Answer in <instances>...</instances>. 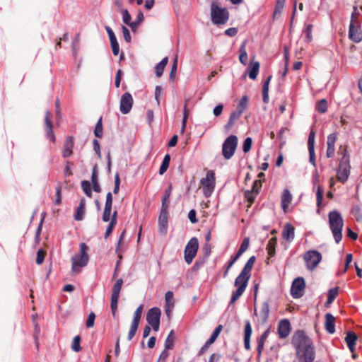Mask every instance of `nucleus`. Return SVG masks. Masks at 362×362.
Segmentation results:
<instances>
[{
	"instance_id": "nucleus-44",
	"label": "nucleus",
	"mask_w": 362,
	"mask_h": 362,
	"mask_svg": "<svg viewBox=\"0 0 362 362\" xmlns=\"http://www.w3.org/2000/svg\"><path fill=\"white\" fill-rule=\"evenodd\" d=\"M119 296H111V310L113 315H115L117 310V303H118Z\"/></svg>"
},
{
	"instance_id": "nucleus-17",
	"label": "nucleus",
	"mask_w": 362,
	"mask_h": 362,
	"mask_svg": "<svg viewBox=\"0 0 362 362\" xmlns=\"http://www.w3.org/2000/svg\"><path fill=\"white\" fill-rule=\"evenodd\" d=\"M45 122V126H46L45 131H46L47 136L50 141L54 142L55 140V138H54V135L53 131H52V121H51V113L49 112H46Z\"/></svg>"
},
{
	"instance_id": "nucleus-14",
	"label": "nucleus",
	"mask_w": 362,
	"mask_h": 362,
	"mask_svg": "<svg viewBox=\"0 0 362 362\" xmlns=\"http://www.w3.org/2000/svg\"><path fill=\"white\" fill-rule=\"evenodd\" d=\"M349 36L351 40L356 43L362 40V31L356 25V21L353 19L349 25Z\"/></svg>"
},
{
	"instance_id": "nucleus-56",
	"label": "nucleus",
	"mask_w": 362,
	"mask_h": 362,
	"mask_svg": "<svg viewBox=\"0 0 362 362\" xmlns=\"http://www.w3.org/2000/svg\"><path fill=\"white\" fill-rule=\"evenodd\" d=\"M94 134L97 137H100L103 134V126L101 122V118L99 119L95 125Z\"/></svg>"
},
{
	"instance_id": "nucleus-18",
	"label": "nucleus",
	"mask_w": 362,
	"mask_h": 362,
	"mask_svg": "<svg viewBox=\"0 0 362 362\" xmlns=\"http://www.w3.org/2000/svg\"><path fill=\"white\" fill-rule=\"evenodd\" d=\"M291 201H292V194H291V192L288 189H285L283 191V193H282L281 197V207L285 213L287 212L288 206L291 204Z\"/></svg>"
},
{
	"instance_id": "nucleus-63",
	"label": "nucleus",
	"mask_w": 362,
	"mask_h": 362,
	"mask_svg": "<svg viewBox=\"0 0 362 362\" xmlns=\"http://www.w3.org/2000/svg\"><path fill=\"white\" fill-rule=\"evenodd\" d=\"M120 178L118 173H116L115 177V187L113 189L114 194H117L119 190Z\"/></svg>"
},
{
	"instance_id": "nucleus-54",
	"label": "nucleus",
	"mask_w": 362,
	"mask_h": 362,
	"mask_svg": "<svg viewBox=\"0 0 362 362\" xmlns=\"http://www.w3.org/2000/svg\"><path fill=\"white\" fill-rule=\"evenodd\" d=\"M252 139L250 137H247L245 139L243 146V150L245 153H247L251 149L252 146Z\"/></svg>"
},
{
	"instance_id": "nucleus-40",
	"label": "nucleus",
	"mask_w": 362,
	"mask_h": 362,
	"mask_svg": "<svg viewBox=\"0 0 362 362\" xmlns=\"http://www.w3.org/2000/svg\"><path fill=\"white\" fill-rule=\"evenodd\" d=\"M316 110L320 113H325L327 110V102L325 99L320 100L316 105Z\"/></svg>"
},
{
	"instance_id": "nucleus-12",
	"label": "nucleus",
	"mask_w": 362,
	"mask_h": 362,
	"mask_svg": "<svg viewBox=\"0 0 362 362\" xmlns=\"http://www.w3.org/2000/svg\"><path fill=\"white\" fill-rule=\"evenodd\" d=\"M305 282L303 278L298 277L292 283L291 294L294 298H299L303 295Z\"/></svg>"
},
{
	"instance_id": "nucleus-42",
	"label": "nucleus",
	"mask_w": 362,
	"mask_h": 362,
	"mask_svg": "<svg viewBox=\"0 0 362 362\" xmlns=\"http://www.w3.org/2000/svg\"><path fill=\"white\" fill-rule=\"evenodd\" d=\"M139 323L132 322L131 327L128 333V340H132L137 331Z\"/></svg>"
},
{
	"instance_id": "nucleus-29",
	"label": "nucleus",
	"mask_w": 362,
	"mask_h": 362,
	"mask_svg": "<svg viewBox=\"0 0 362 362\" xmlns=\"http://www.w3.org/2000/svg\"><path fill=\"white\" fill-rule=\"evenodd\" d=\"M240 56L239 60L243 65H246L247 62V54L246 51V42L245 41L239 49Z\"/></svg>"
},
{
	"instance_id": "nucleus-24",
	"label": "nucleus",
	"mask_w": 362,
	"mask_h": 362,
	"mask_svg": "<svg viewBox=\"0 0 362 362\" xmlns=\"http://www.w3.org/2000/svg\"><path fill=\"white\" fill-rule=\"evenodd\" d=\"M269 313V306L268 303H267V302H264L261 305L260 310L258 313H257L256 310H255V314L256 315H258L263 322H265L267 321V320L268 319Z\"/></svg>"
},
{
	"instance_id": "nucleus-59",
	"label": "nucleus",
	"mask_w": 362,
	"mask_h": 362,
	"mask_svg": "<svg viewBox=\"0 0 362 362\" xmlns=\"http://www.w3.org/2000/svg\"><path fill=\"white\" fill-rule=\"evenodd\" d=\"M110 45L114 55L117 56L119 54V47L117 39L110 41Z\"/></svg>"
},
{
	"instance_id": "nucleus-62",
	"label": "nucleus",
	"mask_w": 362,
	"mask_h": 362,
	"mask_svg": "<svg viewBox=\"0 0 362 362\" xmlns=\"http://www.w3.org/2000/svg\"><path fill=\"white\" fill-rule=\"evenodd\" d=\"M315 144V132L311 130L309 134L308 141V148H314Z\"/></svg>"
},
{
	"instance_id": "nucleus-35",
	"label": "nucleus",
	"mask_w": 362,
	"mask_h": 362,
	"mask_svg": "<svg viewBox=\"0 0 362 362\" xmlns=\"http://www.w3.org/2000/svg\"><path fill=\"white\" fill-rule=\"evenodd\" d=\"M170 161V156L169 154H166L164 156L162 164L159 169L160 175H163L168 170Z\"/></svg>"
},
{
	"instance_id": "nucleus-10",
	"label": "nucleus",
	"mask_w": 362,
	"mask_h": 362,
	"mask_svg": "<svg viewBox=\"0 0 362 362\" xmlns=\"http://www.w3.org/2000/svg\"><path fill=\"white\" fill-rule=\"evenodd\" d=\"M199 249V242L197 238H191L185 248V261L190 264L196 257Z\"/></svg>"
},
{
	"instance_id": "nucleus-16",
	"label": "nucleus",
	"mask_w": 362,
	"mask_h": 362,
	"mask_svg": "<svg viewBox=\"0 0 362 362\" xmlns=\"http://www.w3.org/2000/svg\"><path fill=\"white\" fill-rule=\"evenodd\" d=\"M167 211L168 209H161V211L158 218L159 230L163 234H165L168 227Z\"/></svg>"
},
{
	"instance_id": "nucleus-21",
	"label": "nucleus",
	"mask_w": 362,
	"mask_h": 362,
	"mask_svg": "<svg viewBox=\"0 0 362 362\" xmlns=\"http://www.w3.org/2000/svg\"><path fill=\"white\" fill-rule=\"evenodd\" d=\"M295 229L294 227L290 224L286 223L282 230L283 238L288 242L292 241L294 239Z\"/></svg>"
},
{
	"instance_id": "nucleus-48",
	"label": "nucleus",
	"mask_w": 362,
	"mask_h": 362,
	"mask_svg": "<svg viewBox=\"0 0 362 362\" xmlns=\"http://www.w3.org/2000/svg\"><path fill=\"white\" fill-rule=\"evenodd\" d=\"M312 25H307L305 27V29L304 30L305 36V41L307 42H310L313 40L312 37Z\"/></svg>"
},
{
	"instance_id": "nucleus-52",
	"label": "nucleus",
	"mask_w": 362,
	"mask_h": 362,
	"mask_svg": "<svg viewBox=\"0 0 362 362\" xmlns=\"http://www.w3.org/2000/svg\"><path fill=\"white\" fill-rule=\"evenodd\" d=\"M123 22L131 27V16L127 9H124L122 11Z\"/></svg>"
},
{
	"instance_id": "nucleus-36",
	"label": "nucleus",
	"mask_w": 362,
	"mask_h": 362,
	"mask_svg": "<svg viewBox=\"0 0 362 362\" xmlns=\"http://www.w3.org/2000/svg\"><path fill=\"white\" fill-rule=\"evenodd\" d=\"M248 104V98L247 96H243L239 101V103L236 107V110L243 114L247 107Z\"/></svg>"
},
{
	"instance_id": "nucleus-58",
	"label": "nucleus",
	"mask_w": 362,
	"mask_h": 362,
	"mask_svg": "<svg viewBox=\"0 0 362 362\" xmlns=\"http://www.w3.org/2000/svg\"><path fill=\"white\" fill-rule=\"evenodd\" d=\"M336 140H337V135L335 134H329L327 136V146L334 147Z\"/></svg>"
},
{
	"instance_id": "nucleus-34",
	"label": "nucleus",
	"mask_w": 362,
	"mask_h": 362,
	"mask_svg": "<svg viewBox=\"0 0 362 362\" xmlns=\"http://www.w3.org/2000/svg\"><path fill=\"white\" fill-rule=\"evenodd\" d=\"M222 330V326L218 325L213 332L212 334L211 335L210 338L208 339V341L205 344V347H207L210 346L211 344H213L216 338L218 337L220 332Z\"/></svg>"
},
{
	"instance_id": "nucleus-41",
	"label": "nucleus",
	"mask_w": 362,
	"mask_h": 362,
	"mask_svg": "<svg viewBox=\"0 0 362 362\" xmlns=\"http://www.w3.org/2000/svg\"><path fill=\"white\" fill-rule=\"evenodd\" d=\"M165 306L173 307L175 305V301L173 300V293L172 291H168L165 293Z\"/></svg>"
},
{
	"instance_id": "nucleus-7",
	"label": "nucleus",
	"mask_w": 362,
	"mask_h": 362,
	"mask_svg": "<svg viewBox=\"0 0 362 362\" xmlns=\"http://www.w3.org/2000/svg\"><path fill=\"white\" fill-rule=\"evenodd\" d=\"M200 183L204 195L206 197H209L214 192L216 185V177L214 171L209 170L206 176L201 179Z\"/></svg>"
},
{
	"instance_id": "nucleus-32",
	"label": "nucleus",
	"mask_w": 362,
	"mask_h": 362,
	"mask_svg": "<svg viewBox=\"0 0 362 362\" xmlns=\"http://www.w3.org/2000/svg\"><path fill=\"white\" fill-rule=\"evenodd\" d=\"M269 330H266L258 339L257 352L259 355L262 354L264 343L268 337Z\"/></svg>"
},
{
	"instance_id": "nucleus-22",
	"label": "nucleus",
	"mask_w": 362,
	"mask_h": 362,
	"mask_svg": "<svg viewBox=\"0 0 362 362\" xmlns=\"http://www.w3.org/2000/svg\"><path fill=\"white\" fill-rule=\"evenodd\" d=\"M325 327L330 334H333L335 332V318L330 313L325 315Z\"/></svg>"
},
{
	"instance_id": "nucleus-25",
	"label": "nucleus",
	"mask_w": 362,
	"mask_h": 362,
	"mask_svg": "<svg viewBox=\"0 0 362 362\" xmlns=\"http://www.w3.org/2000/svg\"><path fill=\"white\" fill-rule=\"evenodd\" d=\"M86 209V200L84 199H81L80 201V204L76 209V211L74 214V218L76 221H81L83 218L85 214Z\"/></svg>"
},
{
	"instance_id": "nucleus-57",
	"label": "nucleus",
	"mask_w": 362,
	"mask_h": 362,
	"mask_svg": "<svg viewBox=\"0 0 362 362\" xmlns=\"http://www.w3.org/2000/svg\"><path fill=\"white\" fill-rule=\"evenodd\" d=\"M187 101H188V100H187L185 101V107H184V112H183L184 115H183L182 127V131L185 128L186 122H187V119L188 115H189V110L187 108Z\"/></svg>"
},
{
	"instance_id": "nucleus-28",
	"label": "nucleus",
	"mask_w": 362,
	"mask_h": 362,
	"mask_svg": "<svg viewBox=\"0 0 362 362\" xmlns=\"http://www.w3.org/2000/svg\"><path fill=\"white\" fill-rule=\"evenodd\" d=\"M91 180H92L93 190L96 192H100V185L98 183V170H97L96 165H95L93 167L92 176H91Z\"/></svg>"
},
{
	"instance_id": "nucleus-9",
	"label": "nucleus",
	"mask_w": 362,
	"mask_h": 362,
	"mask_svg": "<svg viewBox=\"0 0 362 362\" xmlns=\"http://www.w3.org/2000/svg\"><path fill=\"white\" fill-rule=\"evenodd\" d=\"M238 145V138L235 135L229 136L223 142L222 153L226 159H230L234 155Z\"/></svg>"
},
{
	"instance_id": "nucleus-39",
	"label": "nucleus",
	"mask_w": 362,
	"mask_h": 362,
	"mask_svg": "<svg viewBox=\"0 0 362 362\" xmlns=\"http://www.w3.org/2000/svg\"><path fill=\"white\" fill-rule=\"evenodd\" d=\"M276 238H271L269 240V243H268L267 246V251H268V254L270 256H273L274 255V253H275V246H276Z\"/></svg>"
},
{
	"instance_id": "nucleus-13",
	"label": "nucleus",
	"mask_w": 362,
	"mask_h": 362,
	"mask_svg": "<svg viewBox=\"0 0 362 362\" xmlns=\"http://www.w3.org/2000/svg\"><path fill=\"white\" fill-rule=\"evenodd\" d=\"M133 98L129 93H125L120 99L119 110L122 114L129 113L133 105Z\"/></svg>"
},
{
	"instance_id": "nucleus-61",
	"label": "nucleus",
	"mask_w": 362,
	"mask_h": 362,
	"mask_svg": "<svg viewBox=\"0 0 362 362\" xmlns=\"http://www.w3.org/2000/svg\"><path fill=\"white\" fill-rule=\"evenodd\" d=\"M45 252L42 249H40L37 252V258H36V263L37 264H41L45 259Z\"/></svg>"
},
{
	"instance_id": "nucleus-46",
	"label": "nucleus",
	"mask_w": 362,
	"mask_h": 362,
	"mask_svg": "<svg viewBox=\"0 0 362 362\" xmlns=\"http://www.w3.org/2000/svg\"><path fill=\"white\" fill-rule=\"evenodd\" d=\"M143 305H140L136 310V311L134 313V318L133 322H136L137 323H139L142 313H143Z\"/></svg>"
},
{
	"instance_id": "nucleus-60",
	"label": "nucleus",
	"mask_w": 362,
	"mask_h": 362,
	"mask_svg": "<svg viewBox=\"0 0 362 362\" xmlns=\"http://www.w3.org/2000/svg\"><path fill=\"white\" fill-rule=\"evenodd\" d=\"M95 318V315L94 314V313L91 312L88 315V317L86 320V327H87L90 328V327H93Z\"/></svg>"
},
{
	"instance_id": "nucleus-1",
	"label": "nucleus",
	"mask_w": 362,
	"mask_h": 362,
	"mask_svg": "<svg viewBox=\"0 0 362 362\" xmlns=\"http://www.w3.org/2000/svg\"><path fill=\"white\" fill-rule=\"evenodd\" d=\"M292 344L299 362H313L315 358L314 345L303 331L298 330L293 336Z\"/></svg>"
},
{
	"instance_id": "nucleus-43",
	"label": "nucleus",
	"mask_w": 362,
	"mask_h": 362,
	"mask_svg": "<svg viewBox=\"0 0 362 362\" xmlns=\"http://www.w3.org/2000/svg\"><path fill=\"white\" fill-rule=\"evenodd\" d=\"M81 187L84 193L89 197L92 196L91 186L88 181H83L81 182Z\"/></svg>"
},
{
	"instance_id": "nucleus-8",
	"label": "nucleus",
	"mask_w": 362,
	"mask_h": 362,
	"mask_svg": "<svg viewBox=\"0 0 362 362\" xmlns=\"http://www.w3.org/2000/svg\"><path fill=\"white\" fill-rule=\"evenodd\" d=\"M322 258L321 253L314 250L306 252L303 255L306 267L310 271H313L317 267Z\"/></svg>"
},
{
	"instance_id": "nucleus-5",
	"label": "nucleus",
	"mask_w": 362,
	"mask_h": 362,
	"mask_svg": "<svg viewBox=\"0 0 362 362\" xmlns=\"http://www.w3.org/2000/svg\"><path fill=\"white\" fill-rule=\"evenodd\" d=\"M211 22L216 25H225L229 19V12L225 7L220 6L218 1H212L210 6Z\"/></svg>"
},
{
	"instance_id": "nucleus-47",
	"label": "nucleus",
	"mask_w": 362,
	"mask_h": 362,
	"mask_svg": "<svg viewBox=\"0 0 362 362\" xmlns=\"http://www.w3.org/2000/svg\"><path fill=\"white\" fill-rule=\"evenodd\" d=\"M144 19V15H143V13L141 11H139L137 14V16H136V20L134 22L132 23L131 24V28L132 30H135L136 29V28L138 27V25L142 22Z\"/></svg>"
},
{
	"instance_id": "nucleus-38",
	"label": "nucleus",
	"mask_w": 362,
	"mask_h": 362,
	"mask_svg": "<svg viewBox=\"0 0 362 362\" xmlns=\"http://www.w3.org/2000/svg\"><path fill=\"white\" fill-rule=\"evenodd\" d=\"M122 284H123V280L122 279H117L112 287V295L119 296V293H120Z\"/></svg>"
},
{
	"instance_id": "nucleus-30",
	"label": "nucleus",
	"mask_w": 362,
	"mask_h": 362,
	"mask_svg": "<svg viewBox=\"0 0 362 362\" xmlns=\"http://www.w3.org/2000/svg\"><path fill=\"white\" fill-rule=\"evenodd\" d=\"M171 191L172 186L169 185L168 187L164 192V196L162 199V209H168Z\"/></svg>"
},
{
	"instance_id": "nucleus-4",
	"label": "nucleus",
	"mask_w": 362,
	"mask_h": 362,
	"mask_svg": "<svg viewBox=\"0 0 362 362\" xmlns=\"http://www.w3.org/2000/svg\"><path fill=\"white\" fill-rule=\"evenodd\" d=\"M329 226L337 243H339L342 238V228L344 220L337 211H332L329 213Z\"/></svg>"
},
{
	"instance_id": "nucleus-50",
	"label": "nucleus",
	"mask_w": 362,
	"mask_h": 362,
	"mask_svg": "<svg viewBox=\"0 0 362 362\" xmlns=\"http://www.w3.org/2000/svg\"><path fill=\"white\" fill-rule=\"evenodd\" d=\"M80 339H81L79 336H76L73 339L71 349L73 351L76 352H78L81 349V347L80 346Z\"/></svg>"
},
{
	"instance_id": "nucleus-64",
	"label": "nucleus",
	"mask_w": 362,
	"mask_h": 362,
	"mask_svg": "<svg viewBox=\"0 0 362 362\" xmlns=\"http://www.w3.org/2000/svg\"><path fill=\"white\" fill-rule=\"evenodd\" d=\"M122 29L124 40L126 42H129L131 41V35L129 30L125 26H122Z\"/></svg>"
},
{
	"instance_id": "nucleus-33",
	"label": "nucleus",
	"mask_w": 362,
	"mask_h": 362,
	"mask_svg": "<svg viewBox=\"0 0 362 362\" xmlns=\"http://www.w3.org/2000/svg\"><path fill=\"white\" fill-rule=\"evenodd\" d=\"M168 58H163L156 67V74L158 77H160L163 73L164 69L168 64Z\"/></svg>"
},
{
	"instance_id": "nucleus-15",
	"label": "nucleus",
	"mask_w": 362,
	"mask_h": 362,
	"mask_svg": "<svg viewBox=\"0 0 362 362\" xmlns=\"http://www.w3.org/2000/svg\"><path fill=\"white\" fill-rule=\"evenodd\" d=\"M291 332V325L288 320L284 319L279 322L278 326V334L279 337L284 339L287 337Z\"/></svg>"
},
{
	"instance_id": "nucleus-11",
	"label": "nucleus",
	"mask_w": 362,
	"mask_h": 362,
	"mask_svg": "<svg viewBox=\"0 0 362 362\" xmlns=\"http://www.w3.org/2000/svg\"><path fill=\"white\" fill-rule=\"evenodd\" d=\"M160 315V310L156 307L151 308L146 315L148 323L152 326L153 329L156 332L159 329Z\"/></svg>"
},
{
	"instance_id": "nucleus-53",
	"label": "nucleus",
	"mask_w": 362,
	"mask_h": 362,
	"mask_svg": "<svg viewBox=\"0 0 362 362\" xmlns=\"http://www.w3.org/2000/svg\"><path fill=\"white\" fill-rule=\"evenodd\" d=\"M316 198H317V206H320V205L322 204V199H323V189L320 185L317 186Z\"/></svg>"
},
{
	"instance_id": "nucleus-51",
	"label": "nucleus",
	"mask_w": 362,
	"mask_h": 362,
	"mask_svg": "<svg viewBox=\"0 0 362 362\" xmlns=\"http://www.w3.org/2000/svg\"><path fill=\"white\" fill-rule=\"evenodd\" d=\"M250 245V238H245L241 243V245L238 250L239 254H243L248 248Z\"/></svg>"
},
{
	"instance_id": "nucleus-27",
	"label": "nucleus",
	"mask_w": 362,
	"mask_h": 362,
	"mask_svg": "<svg viewBox=\"0 0 362 362\" xmlns=\"http://www.w3.org/2000/svg\"><path fill=\"white\" fill-rule=\"evenodd\" d=\"M286 0H277L274 11L273 13V18L276 19L280 17L282 11L284 9V5H285Z\"/></svg>"
},
{
	"instance_id": "nucleus-49",
	"label": "nucleus",
	"mask_w": 362,
	"mask_h": 362,
	"mask_svg": "<svg viewBox=\"0 0 362 362\" xmlns=\"http://www.w3.org/2000/svg\"><path fill=\"white\" fill-rule=\"evenodd\" d=\"M111 211H112V206H105L104 211L103 214V221L105 222H107L110 220V216H111Z\"/></svg>"
},
{
	"instance_id": "nucleus-45",
	"label": "nucleus",
	"mask_w": 362,
	"mask_h": 362,
	"mask_svg": "<svg viewBox=\"0 0 362 362\" xmlns=\"http://www.w3.org/2000/svg\"><path fill=\"white\" fill-rule=\"evenodd\" d=\"M337 295H338V288H333L330 289L328 292V298H327V303H328V304L332 303Z\"/></svg>"
},
{
	"instance_id": "nucleus-2",
	"label": "nucleus",
	"mask_w": 362,
	"mask_h": 362,
	"mask_svg": "<svg viewBox=\"0 0 362 362\" xmlns=\"http://www.w3.org/2000/svg\"><path fill=\"white\" fill-rule=\"evenodd\" d=\"M255 262V257L252 256L247 260L243 269L235 280V286L237 289L232 293L230 303H234L244 293L248 280L250 277V272Z\"/></svg>"
},
{
	"instance_id": "nucleus-26",
	"label": "nucleus",
	"mask_w": 362,
	"mask_h": 362,
	"mask_svg": "<svg viewBox=\"0 0 362 362\" xmlns=\"http://www.w3.org/2000/svg\"><path fill=\"white\" fill-rule=\"evenodd\" d=\"M73 147H74L73 139L71 137L67 138L65 141V144H64V147L63 153H62V155L64 158L69 157L72 154Z\"/></svg>"
},
{
	"instance_id": "nucleus-55",
	"label": "nucleus",
	"mask_w": 362,
	"mask_h": 362,
	"mask_svg": "<svg viewBox=\"0 0 362 362\" xmlns=\"http://www.w3.org/2000/svg\"><path fill=\"white\" fill-rule=\"evenodd\" d=\"M269 85H267L263 83L262 86V99L264 103H268L269 101Z\"/></svg>"
},
{
	"instance_id": "nucleus-19",
	"label": "nucleus",
	"mask_w": 362,
	"mask_h": 362,
	"mask_svg": "<svg viewBox=\"0 0 362 362\" xmlns=\"http://www.w3.org/2000/svg\"><path fill=\"white\" fill-rule=\"evenodd\" d=\"M252 327L250 321L245 322L244 329V346L246 350L250 349V337L252 335Z\"/></svg>"
},
{
	"instance_id": "nucleus-3",
	"label": "nucleus",
	"mask_w": 362,
	"mask_h": 362,
	"mask_svg": "<svg viewBox=\"0 0 362 362\" xmlns=\"http://www.w3.org/2000/svg\"><path fill=\"white\" fill-rule=\"evenodd\" d=\"M88 247L82 243L79 245L78 253L71 257V274H78L82 268L88 264L89 260Z\"/></svg>"
},
{
	"instance_id": "nucleus-37",
	"label": "nucleus",
	"mask_w": 362,
	"mask_h": 362,
	"mask_svg": "<svg viewBox=\"0 0 362 362\" xmlns=\"http://www.w3.org/2000/svg\"><path fill=\"white\" fill-rule=\"evenodd\" d=\"M174 339V332L171 330L165 341V349H171L173 347Z\"/></svg>"
},
{
	"instance_id": "nucleus-6",
	"label": "nucleus",
	"mask_w": 362,
	"mask_h": 362,
	"mask_svg": "<svg viewBox=\"0 0 362 362\" xmlns=\"http://www.w3.org/2000/svg\"><path fill=\"white\" fill-rule=\"evenodd\" d=\"M338 153L342 155L341 158L339 169L337 171V180L342 183H344L349 176V159L346 155V150L341 146L339 149Z\"/></svg>"
},
{
	"instance_id": "nucleus-20",
	"label": "nucleus",
	"mask_w": 362,
	"mask_h": 362,
	"mask_svg": "<svg viewBox=\"0 0 362 362\" xmlns=\"http://www.w3.org/2000/svg\"><path fill=\"white\" fill-rule=\"evenodd\" d=\"M260 64L257 61L251 60L248 67L247 72L249 78L252 80H255L259 73Z\"/></svg>"
},
{
	"instance_id": "nucleus-31",
	"label": "nucleus",
	"mask_w": 362,
	"mask_h": 362,
	"mask_svg": "<svg viewBox=\"0 0 362 362\" xmlns=\"http://www.w3.org/2000/svg\"><path fill=\"white\" fill-rule=\"evenodd\" d=\"M117 211H115L112 214L111 221L108 225V227L106 230L105 238H107L110 233L112 232V230L114 227L115 226L117 223Z\"/></svg>"
},
{
	"instance_id": "nucleus-23",
	"label": "nucleus",
	"mask_w": 362,
	"mask_h": 362,
	"mask_svg": "<svg viewBox=\"0 0 362 362\" xmlns=\"http://www.w3.org/2000/svg\"><path fill=\"white\" fill-rule=\"evenodd\" d=\"M358 339L357 335L353 332H348L345 337V341L350 351L354 353L355 351L356 341Z\"/></svg>"
}]
</instances>
